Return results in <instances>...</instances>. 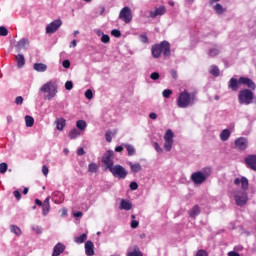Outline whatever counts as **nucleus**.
<instances>
[{"instance_id":"3","label":"nucleus","mask_w":256,"mask_h":256,"mask_svg":"<svg viewBox=\"0 0 256 256\" xmlns=\"http://www.w3.org/2000/svg\"><path fill=\"white\" fill-rule=\"evenodd\" d=\"M40 91L42 93H47L45 95V99L51 101L55 95H57V82L55 81H48L46 82L41 88Z\"/></svg>"},{"instance_id":"53","label":"nucleus","mask_w":256,"mask_h":256,"mask_svg":"<svg viewBox=\"0 0 256 256\" xmlns=\"http://www.w3.org/2000/svg\"><path fill=\"white\" fill-rule=\"evenodd\" d=\"M159 74H158V72H153V73H151V75H150V79H152V81H157V79H159Z\"/></svg>"},{"instance_id":"29","label":"nucleus","mask_w":256,"mask_h":256,"mask_svg":"<svg viewBox=\"0 0 256 256\" xmlns=\"http://www.w3.org/2000/svg\"><path fill=\"white\" fill-rule=\"evenodd\" d=\"M210 73L214 77H219V75H221V71L219 70V67L215 65L210 66Z\"/></svg>"},{"instance_id":"38","label":"nucleus","mask_w":256,"mask_h":256,"mask_svg":"<svg viewBox=\"0 0 256 256\" xmlns=\"http://www.w3.org/2000/svg\"><path fill=\"white\" fill-rule=\"evenodd\" d=\"M164 149L165 151H171L173 149V140H164Z\"/></svg>"},{"instance_id":"27","label":"nucleus","mask_w":256,"mask_h":256,"mask_svg":"<svg viewBox=\"0 0 256 256\" xmlns=\"http://www.w3.org/2000/svg\"><path fill=\"white\" fill-rule=\"evenodd\" d=\"M229 137H231V131H229V129H224V130L220 133V139H221V141H227V139H229Z\"/></svg>"},{"instance_id":"8","label":"nucleus","mask_w":256,"mask_h":256,"mask_svg":"<svg viewBox=\"0 0 256 256\" xmlns=\"http://www.w3.org/2000/svg\"><path fill=\"white\" fill-rule=\"evenodd\" d=\"M61 25H63V21H61V19H56L52 21L50 24L46 26L47 35H53V33H57Z\"/></svg>"},{"instance_id":"19","label":"nucleus","mask_w":256,"mask_h":256,"mask_svg":"<svg viewBox=\"0 0 256 256\" xmlns=\"http://www.w3.org/2000/svg\"><path fill=\"white\" fill-rule=\"evenodd\" d=\"M50 198L47 197L42 205V211H43V215H49V211H51V204L49 203Z\"/></svg>"},{"instance_id":"57","label":"nucleus","mask_w":256,"mask_h":256,"mask_svg":"<svg viewBox=\"0 0 256 256\" xmlns=\"http://www.w3.org/2000/svg\"><path fill=\"white\" fill-rule=\"evenodd\" d=\"M16 105H23V98L21 96H17L15 99Z\"/></svg>"},{"instance_id":"18","label":"nucleus","mask_w":256,"mask_h":256,"mask_svg":"<svg viewBox=\"0 0 256 256\" xmlns=\"http://www.w3.org/2000/svg\"><path fill=\"white\" fill-rule=\"evenodd\" d=\"M65 251V246L62 243H57L52 252V256H59Z\"/></svg>"},{"instance_id":"16","label":"nucleus","mask_w":256,"mask_h":256,"mask_svg":"<svg viewBox=\"0 0 256 256\" xmlns=\"http://www.w3.org/2000/svg\"><path fill=\"white\" fill-rule=\"evenodd\" d=\"M29 39L27 38H22L20 41H18V43L16 44V48L18 49V51H23L29 48Z\"/></svg>"},{"instance_id":"22","label":"nucleus","mask_w":256,"mask_h":256,"mask_svg":"<svg viewBox=\"0 0 256 256\" xmlns=\"http://www.w3.org/2000/svg\"><path fill=\"white\" fill-rule=\"evenodd\" d=\"M151 52L154 59H159V57H161V47L159 44L152 46Z\"/></svg>"},{"instance_id":"32","label":"nucleus","mask_w":256,"mask_h":256,"mask_svg":"<svg viewBox=\"0 0 256 256\" xmlns=\"http://www.w3.org/2000/svg\"><path fill=\"white\" fill-rule=\"evenodd\" d=\"M26 127H33L35 125V119L32 116H25Z\"/></svg>"},{"instance_id":"44","label":"nucleus","mask_w":256,"mask_h":256,"mask_svg":"<svg viewBox=\"0 0 256 256\" xmlns=\"http://www.w3.org/2000/svg\"><path fill=\"white\" fill-rule=\"evenodd\" d=\"M141 43H149V37H147L146 33H143L139 36Z\"/></svg>"},{"instance_id":"54","label":"nucleus","mask_w":256,"mask_h":256,"mask_svg":"<svg viewBox=\"0 0 256 256\" xmlns=\"http://www.w3.org/2000/svg\"><path fill=\"white\" fill-rule=\"evenodd\" d=\"M62 66L64 67V69H69V67H71V62L69 60H64L62 62Z\"/></svg>"},{"instance_id":"46","label":"nucleus","mask_w":256,"mask_h":256,"mask_svg":"<svg viewBox=\"0 0 256 256\" xmlns=\"http://www.w3.org/2000/svg\"><path fill=\"white\" fill-rule=\"evenodd\" d=\"M85 97L89 100L93 99V91L91 89L86 90Z\"/></svg>"},{"instance_id":"11","label":"nucleus","mask_w":256,"mask_h":256,"mask_svg":"<svg viewBox=\"0 0 256 256\" xmlns=\"http://www.w3.org/2000/svg\"><path fill=\"white\" fill-rule=\"evenodd\" d=\"M164 57H171V44L168 41H162L158 44Z\"/></svg>"},{"instance_id":"43","label":"nucleus","mask_w":256,"mask_h":256,"mask_svg":"<svg viewBox=\"0 0 256 256\" xmlns=\"http://www.w3.org/2000/svg\"><path fill=\"white\" fill-rule=\"evenodd\" d=\"M7 163L2 162L0 163V173L3 175L4 173H7Z\"/></svg>"},{"instance_id":"26","label":"nucleus","mask_w":256,"mask_h":256,"mask_svg":"<svg viewBox=\"0 0 256 256\" xmlns=\"http://www.w3.org/2000/svg\"><path fill=\"white\" fill-rule=\"evenodd\" d=\"M129 165H130V169H131L132 173H139V171H141V169H142L140 163L133 164V162H129Z\"/></svg>"},{"instance_id":"47","label":"nucleus","mask_w":256,"mask_h":256,"mask_svg":"<svg viewBox=\"0 0 256 256\" xmlns=\"http://www.w3.org/2000/svg\"><path fill=\"white\" fill-rule=\"evenodd\" d=\"M109 41H111V38L109 37V35L103 34L102 37H101V42L102 43H109Z\"/></svg>"},{"instance_id":"56","label":"nucleus","mask_w":256,"mask_h":256,"mask_svg":"<svg viewBox=\"0 0 256 256\" xmlns=\"http://www.w3.org/2000/svg\"><path fill=\"white\" fill-rule=\"evenodd\" d=\"M14 197L17 199V201L21 200V193L19 192V190H15L13 192Z\"/></svg>"},{"instance_id":"15","label":"nucleus","mask_w":256,"mask_h":256,"mask_svg":"<svg viewBox=\"0 0 256 256\" xmlns=\"http://www.w3.org/2000/svg\"><path fill=\"white\" fill-rule=\"evenodd\" d=\"M85 253L87 256L95 255V245L93 244V241L88 240L85 243Z\"/></svg>"},{"instance_id":"9","label":"nucleus","mask_w":256,"mask_h":256,"mask_svg":"<svg viewBox=\"0 0 256 256\" xmlns=\"http://www.w3.org/2000/svg\"><path fill=\"white\" fill-rule=\"evenodd\" d=\"M102 163L105 165L106 169H112L113 166V151L108 150L107 152L104 153L102 157Z\"/></svg>"},{"instance_id":"5","label":"nucleus","mask_w":256,"mask_h":256,"mask_svg":"<svg viewBox=\"0 0 256 256\" xmlns=\"http://www.w3.org/2000/svg\"><path fill=\"white\" fill-rule=\"evenodd\" d=\"M110 173H112L113 177H117V179H125L129 174L125 167L120 164L114 165V167L109 169Z\"/></svg>"},{"instance_id":"37","label":"nucleus","mask_w":256,"mask_h":256,"mask_svg":"<svg viewBox=\"0 0 256 256\" xmlns=\"http://www.w3.org/2000/svg\"><path fill=\"white\" fill-rule=\"evenodd\" d=\"M125 147L128 151L129 157H133V155H135V147H133L131 144H126Z\"/></svg>"},{"instance_id":"60","label":"nucleus","mask_w":256,"mask_h":256,"mask_svg":"<svg viewBox=\"0 0 256 256\" xmlns=\"http://www.w3.org/2000/svg\"><path fill=\"white\" fill-rule=\"evenodd\" d=\"M77 155L81 156V155H85V150L83 148H79L77 150Z\"/></svg>"},{"instance_id":"31","label":"nucleus","mask_w":256,"mask_h":256,"mask_svg":"<svg viewBox=\"0 0 256 256\" xmlns=\"http://www.w3.org/2000/svg\"><path fill=\"white\" fill-rule=\"evenodd\" d=\"M127 256H143V253H141L139 246H134V251L128 252Z\"/></svg>"},{"instance_id":"40","label":"nucleus","mask_w":256,"mask_h":256,"mask_svg":"<svg viewBox=\"0 0 256 256\" xmlns=\"http://www.w3.org/2000/svg\"><path fill=\"white\" fill-rule=\"evenodd\" d=\"M214 9L218 15H223V13L225 12V9H223V6L221 4H216L214 6Z\"/></svg>"},{"instance_id":"55","label":"nucleus","mask_w":256,"mask_h":256,"mask_svg":"<svg viewBox=\"0 0 256 256\" xmlns=\"http://www.w3.org/2000/svg\"><path fill=\"white\" fill-rule=\"evenodd\" d=\"M42 173L45 175V177H47V175H49V167L46 165L42 166Z\"/></svg>"},{"instance_id":"6","label":"nucleus","mask_w":256,"mask_h":256,"mask_svg":"<svg viewBox=\"0 0 256 256\" xmlns=\"http://www.w3.org/2000/svg\"><path fill=\"white\" fill-rule=\"evenodd\" d=\"M119 19L124 21L126 24L131 23V21H133V13L131 12V8L128 6L122 8L119 13Z\"/></svg>"},{"instance_id":"30","label":"nucleus","mask_w":256,"mask_h":256,"mask_svg":"<svg viewBox=\"0 0 256 256\" xmlns=\"http://www.w3.org/2000/svg\"><path fill=\"white\" fill-rule=\"evenodd\" d=\"M174 136L173 130L168 129L164 135V141H173Z\"/></svg>"},{"instance_id":"13","label":"nucleus","mask_w":256,"mask_h":256,"mask_svg":"<svg viewBox=\"0 0 256 256\" xmlns=\"http://www.w3.org/2000/svg\"><path fill=\"white\" fill-rule=\"evenodd\" d=\"M248 169L256 171V155H248L244 159Z\"/></svg>"},{"instance_id":"1","label":"nucleus","mask_w":256,"mask_h":256,"mask_svg":"<svg viewBox=\"0 0 256 256\" xmlns=\"http://www.w3.org/2000/svg\"><path fill=\"white\" fill-rule=\"evenodd\" d=\"M236 185H241L243 191L234 195L235 203L238 207H243L247 205V201H249V197L247 196V189H249V180L246 177L236 178L234 180Z\"/></svg>"},{"instance_id":"21","label":"nucleus","mask_w":256,"mask_h":256,"mask_svg":"<svg viewBox=\"0 0 256 256\" xmlns=\"http://www.w3.org/2000/svg\"><path fill=\"white\" fill-rule=\"evenodd\" d=\"M133 204L128 200L122 199L120 203V209L124 211H131Z\"/></svg>"},{"instance_id":"4","label":"nucleus","mask_w":256,"mask_h":256,"mask_svg":"<svg viewBox=\"0 0 256 256\" xmlns=\"http://www.w3.org/2000/svg\"><path fill=\"white\" fill-rule=\"evenodd\" d=\"M255 99V94L251 89H242L238 93V102L240 105H251Z\"/></svg>"},{"instance_id":"12","label":"nucleus","mask_w":256,"mask_h":256,"mask_svg":"<svg viewBox=\"0 0 256 256\" xmlns=\"http://www.w3.org/2000/svg\"><path fill=\"white\" fill-rule=\"evenodd\" d=\"M239 83L240 85H246L250 91H255L256 89V84L253 80H251V78L242 76L239 78Z\"/></svg>"},{"instance_id":"34","label":"nucleus","mask_w":256,"mask_h":256,"mask_svg":"<svg viewBox=\"0 0 256 256\" xmlns=\"http://www.w3.org/2000/svg\"><path fill=\"white\" fill-rule=\"evenodd\" d=\"M97 171H99V165H97L96 163H90L88 165V172L89 173H97Z\"/></svg>"},{"instance_id":"41","label":"nucleus","mask_w":256,"mask_h":256,"mask_svg":"<svg viewBox=\"0 0 256 256\" xmlns=\"http://www.w3.org/2000/svg\"><path fill=\"white\" fill-rule=\"evenodd\" d=\"M9 30L5 26H0V37H7Z\"/></svg>"},{"instance_id":"48","label":"nucleus","mask_w":256,"mask_h":256,"mask_svg":"<svg viewBox=\"0 0 256 256\" xmlns=\"http://www.w3.org/2000/svg\"><path fill=\"white\" fill-rule=\"evenodd\" d=\"M111 135H112L111 130L107 131L105 134V138L108 143H111V141H113V138L111 137Z\"/></svg>"},{"instance_id":"33","label":"nucleus","mask_w":256,"mask_h":256,"mask_svg":"<svg viewBox=\"0 0 256 256\" xmlns=\"http://www.w3.org/2000/svg\"><path fill=\"white\" fill-rule=\"evenodd\" d=\"M76 127L80 129V131H85L87 128V122H85V120H78L76 122Z\"/></svg>"},{"instance_id":"42","label":"nucleus","mask_w":256,"mask_h":256,"mask_svg":"<svg viewBox=\"0 0 256 256\" xmlns=\"http://www.w3.org/2000/svg\"><path fill=\"white\" fill-rule=\"evenodd\" d=\"M163 97H165V99H169V97H171V95H173V91L171 89H165L162 92Z\"/></svg>"},{"instance_id":"20","label":"nucleus","mask_w":256,"mask_h":256,"mask_svg":"<svg viewBox=\"0 0 256 256\" xmlns=\"http://www.w3.org/2000/svg\"><path fill=\"white\" fill-rule=\"evenodd\" d=\"M33 69H34V71H37L38 73H45V71H47V64L34 63Z\"/></svg>"},{"instance_id":"58","label":"nucleus","mask_w":256,"mask_h":256,"mask_svg":"<svg viewBox=\"0 0 256 256\" xmlns=\"http://www.w3.org/2000/svg\"><path fill=\"white\" fill-rule=\"evenodd\" d=\"M131 227H132V229H137V227H139V221L132 220L131 221Z\"/></svg>"},{"instance_id":"62","label":"nucleus","mask_w":256,"mask_h":256,"mask_svg":"<svg viewBox=\"0 0 256 256\" xmlns=\"http://www.w3.org/2000/svg\"><path fill=\"white\" fill-rule=\"evenodd\" d=\"M116 153H121L123 151V146H117L115 148Z\"/></svg>"},{"instance_id":"63","label":"nucleus","mask_w":256,"mask_h":256,"mask_svg":"<svg viewBox=\"0 0 256 256\" xmlns=\"http://www.w3.org/2000/svg\"><path fill=\"white\" fill-rule=\"evenodd\" d=\"M228 256H241V255H239V253H237L235 251H231L228 253Z\"/></svg>"},{"instance_id":"35","label":"nucleus","mask_w":256,"mask_h":256,"mask_svg":"<svg viewBox=\"0 0 256 256\" xmlns=\"http://www.w3.org/2000/svg\"><path fill=\"white\" fill-rule=\"evenodd\" d=\"M81 135V132L77 128H74L69 132V138L70 139H77Z\"/></svg>"},{"instance_id":"23","label":"nucleus","mask_w":256,"mask_h":256,"mask_svg":"<svg viewBox=\"0 0 256 256\" xmlns=\"http://www.w3.org/2000/svg\"><path fill=\"white\" fill-rule=\"evenodd\" d=\"M65 125H66L65 118H58L56 120V128L58 129V131H63V129H65Z\"/></svg>"},{"instance_id":"52","label":"nucleus","mask_w":256,"mask_h":256,"mask_svg":"<svg viewBox=\"0 0 256 256\" xmlns=\"http://www.w3.org/2000/svg\"><path fill=\"white\" fill-rule=\"evenodd\" d=\"M154 149L157 151V153H163V148H161L157 142L154 143Z\"/></svg>"},{"instance_id":"17","label":"nucleus","mask_w":256,"mask_h":256,"mask_svg":"<svg viewBox=\"0 0 256 256\" xmlns=\"http://www.w3.org/2000/svg\"><path fill=\"white\" fill-rule=\"evenodd\" d=\"M239 85H241V82H239V79L231 78L228 83L229 89L232 91H239Z\"/></svg>"},{"instance_id":"7","label":"nucleus","mask_w":256,"mask_h":256,"mask_svg":"<svg viewBox=\"0 0 256 256\" xmlns=\"http://www.w3.org/2000/svg\"><path fill=\"white\" fill-rule=\"evenodd\" d=\"M209 174H203L201 171L192 173L191 181L194 182V185H203L204 181H207Z\"/></svg>"},{"instance_id":"36","label":"nucleus","mask_w":256,"mask_h":256,"mask_svg":"<svg viewBox=\"0 0 256 256\" xmlns=\"http://www.w3.org/2000/svg\"><path fill=\"white\" fill-rule=\"evenodd\" d=\"M10 229H11V233H14V235H17L18 237L21 236L22 231H21V228H19L18 226L11 225Z\"/></svg>"},{"instance_id":"39","label":"nucleus","mask_w":256,"mask_h":256,"mask_svg":"<svg viewBox=\"0 0 256 256\" xmlns=\"http://www.w3.org/2000/svg\"><path fill=\"white\" fill-rule=\"evenodd\" d=\"M219 53H220L219 48H211L208 51L209 57H217V55H219Z\"/></svg>"},{"instance_id":"24","label":"nucleus","mask_w":256,"mask_h":256,"mask_svg":"<svg viewBox=\"0 0 256 256\" xmlns=\"http://www.w3.org/2000/svg\"><path fill=\"white\" fill-rule=\"evenodd\" d=\"M199 213H201V209L199 208V205H195L190 211H189V216L192 219H195V217L197 215H199Z\"/></svg>"},{"instance_id":"64","label":"nucleus","mask_w":256,"mask_h":256,"mask_svg":"<svg viewBox=\"0 0 256 256\" xmlns=\"http://www.w3.org/2000/svg\"><path fill=\"white\" fill-rule=\"evenodd\" d=\"M74 217H83V212L81 211L75 212Z\"/></svg>"},{"instance_id":"45","label":"nucleus","mask_w":256,"mask_h":256,"mask_svg":"<svg viewBox=\"0 0 256 256\" xmlns=\"http://www.w3.org/2000/svg\"><path fill=\"white\" fill-rule=\"evenodd\" d=\"M111 35H112V37H117V38H119V37H121V31H119L118 29H113V30L111 31Z\"/></svg>"},{"instance_id":"14","label":"nucleus","mask_w":256,"mask_h":256,"mask_svg":"<svg viewBox=\"0 0 256 256\" xmlns=\"http://www.w3.org/2000/svg\"><path fill=\"white\" fill-rule=\"evenodd\" d=\"M165 13H167V8L165 6H160L155 8V11H150V17L151 19H155V17L165 15Z\"/></svg>"},{"instance_id":"51","label":"nucleus","mask_w":256,"mask_h":256,"mask_svg":"<svg viewBox=\"0 0 256 256\" xmlns=\"http://www.w3.org/2000/svg\"><path fill=\"white\" fill-rule=\"evenodd\" d=\"M196 256H209V253L203 249H200L197 251Z\"/></svg>"},{"instance_id":"25","label":"nucleus","mask_w":256,"mask_h":256,"mask_svg":"<svg viewBox=\"0 0 256 256\" xmlns=\"http://www.w3.org/2000/svg\"><path fill=\"white\" fill-rule=\"evenodd\" d=\"M16 61H17V67L21 69V67L25 65V56H23L22 54H18L16 56Z\"/></svg>"},{"instance_id":"59","label":"nucleus","mask_w":256,"mask_h":256,"mask_svg":"<svg viewBox=\"0 0 256 256\" xmlns=\"http://www.w3.org/2000/svg\"><path fill=\"white\" fill-rule=\"evenodd\" d=\"M170 73H171V77H172L173 79L177 80V77H178L177 71L174 70V69H172V70L170 71Z\"/></svg>"},{"instance_id":"49","label":"nucleus","mask_w":256,"mask_h":256,"mask_svg":"<svg viewBox=\"0 0 256 256\" xmlns=\"http://www.w3.org/2000/svg\"><path fill=\"white\" fill-rule=\"evenodd\" d=\"M129 187L131 191H137V189H139V184H137V182H131Z\"/></svg>"},{"instance_id":"28","label":"nucleus","mask_w":256,"mask_h":256,"mask_svg":"<svg viewBox=\"0 0 256 256\" xmlns=\"http://www.w3.org/2000/svg\"><path fill=\"white\" fill-rule=\"evenodd\" d=\"M75 243L81 245V243H85L87 241V234L83 233L82 235L74 238Z\"/></svg>"},{"instance_id":"50","label":"nucleus","mask_w":256,"mask_h":256,"mask_svg":"<svg viewBox=\"0 0 256 256\" xmlns=\"http://www.w3.org/2000/svg\"><path fill=\"white\" fill-rule=\"evenodd\" d=\"M65 89H66V91H71V89H73V82L72 81H66Z\"/></svg>"},{"instance_id":"61","label":"nucleus","mask_w":256,"mask_h":256,"mask_svg":"<svg viewBox=\"0 0 256 256\" xmlns=\"http://www.w3.org/2000/svg\"><path fill=\"white\" fill-rule=\"evenodd\" d=\"M149 117H150V119L155 120V119H157V114L154 113V112H151V113L149 114Z\"/></svg>"},{"instance_id":"2","label":"nucleus","mask_w":256,"mask_h":256,"mask_svg":"<svg viewBox=\"0 0 256 256\" xmlns=\"http://www.w3.org/2000/svg\"><path fill=\"white\" fill-rule=\"evenodd\" d=\"M176 103L180 109H187L189 105L195 103V93L191 94L187 90H184L179 94Z\"/></svg>"},{"instance_id":"10","label":"nucleus","mask_w":256,"mask_h":256,"mask_svg":"<svg viewBox=\"0 0 256 256\" xmlns=\"http://www.w3.org/2000/svg\"><path fill=\"white\" fill-rule=\"evenodd\" d=\"M234 147L237 151H245L249 147V140L245 137L237 138L234 142Z\"/></svg>"}]
</instances>
